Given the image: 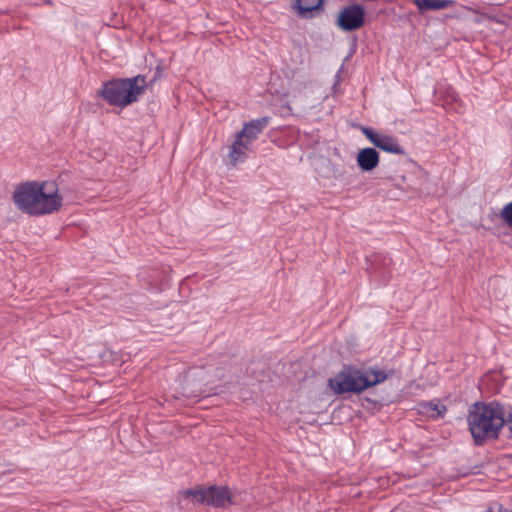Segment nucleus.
<instances>
[{
	"label": "nucleus",
	"instance_id": "2eb2a0df",
	"mask_svg": "<svg viewBox=\"0 0 512 512\" xmlns=\"http://www.w3.org/2000/svg\"><path fill=\"white\" fill-rule=\"evenodd\" d=\"M506 422L508 423L509 428H510V430L512 432V406H511V410H510V412H509V414L507 416Z\"/></svg>",
	"mask_w": 512,
	"mask_h": 512
},
{
	"label": "nucleus",
	"instance_id": "0eeeda50",
	"mask_svg": "<svg viewBox=\"0 0 512 512\" xmlns=\"http://www.w3.org/2000/svg\"><path fill=\"white\" fill-rule=\"evenodd\" d=\"M361 131L367 137V139L377 148L395 155L404 154L405 151L403 147L399 144L395 137L386 134L376 133L373 129L369 127H362Z\"/></svg>",
	"mask_w": 512,
	"mask_h": 512
},
{
	"label": "nucleus",
	"instance_id": "dca6fc26",
	"mask_svg": "<svg viewBox=\"0 0 512 512\" xmlns=\"http://www.w3.org/2000/svg\"><path fill=\"white\" fill-rule=\"evenodd\" d=\"M485 512H493V511H492L491 509H489V510H487V511H485Z\"/></svg>",
	"mask_w": 512,
	"mask_h": 512
},
{
	"label": "nucleus",
	"instance_id": "f8f14e48",
	"mask_svg": "<svg viewBox=\"0 0 512 512\" xmlns=\"http://www.w3.org/2000/svg\"><path fill=\"white\" fill-rule=\"evenodd\" d=\"M418 412L431 419H439L444 416L446 407L439 402L426 401L419 403Z\"/></svg>",
	"mask_w": 512,
	"mask_h": 512
},
{
	"label": "nucleus",
	"instance_id": "ddd939ff",
	"mask_svg": "<svg viewBox=\"0 0 512 512\" xmlns=\"http://www.w3.org/2000/svg\"><path fill=\"white\" fill-rule=\"evenodd\" d=\"M419 12L424 13L427 11L441 10L451 7L454 4L453 0H414Z\"/></svg>",
	"mask_w": 512,
	"mask_h": 512
},
{
	"label": "nucleus",
	"instance_id": "f03ea898",
	"mask_svg": "<svg viewBox=\"0 0 512 512\" xmlns=\"http://www.w3.org/2000/svg\"><path fill=\"white\" fill-rule=\"evenodd\" d=\"M504 407L497 402L475 403L468 414V425L476 445L497 439L506 423Z\"/></svg>",
	"mask_w": 512,
	"mask_h": 512
},
{
	"label": "nucleus",
	"instance_id": "1a4fd4ad",
	"mask_svg": "<svg viewBox=\"0 0 512 512\" xmlns=\"http://www.w3.org/2000/svg\"><path fill=\"white\" fill-rule=\"evenodd\" d=\"M324 0H294L292 9L296 12L299 18L311 19L314 12L320 10Z\"/></svg>",
	"mask_w": 512,
	"mask_h": 512
},
{
	"label": "nucleus",
	"instance_id": "9b49d317",
	"mask_svg": "<svg viewBox=\"0 0 512 512\" xmlns=\"http://www.w3.org/2000/svg\"><path fill=\"white\" fill-rule=\"evenodd\" d=\"M249 141H245L240 138L238 135L236 136L235 141L230 147L229 151V159L232 165H236L240 162H243L246 158V151L250 149Z\"/></svg>",
	"mask_w": 512,
	"mask_h": 512
},
{
	"label": "nucleus",
	"instance_id": "4468645a",
	"mask_svg": "<svg viewBox=\"0 0 512 512\" xmlns=\"http://www.w3.org/2000/svg\"><path fill=\"white\" fill-rule=\"evenodd\" d=\"M500 217L509 227L512 228V202L503 206L500 211Z\"/></svg>",
	"mask_w": 512,
	"mask_h": 512
},
{
	"label": "nucleus",
	"instance_id": "6e6552de",
	"mask_svg": "<svg viewBox=\"0 0 512 512\" xmlns=\"http://www.w3.org/2000/svg\"><path fill=\"white\" fill-rule=\"evenodd\" d=\"M269 121V117L253 119L248 123H245L242 130L238 132L237 135L245 141H249V144L251 145L252 142L257 139L263 129L268 125Z\"/></svg>",
	"mask_w": 512,
	"mask_h": 512
},
{
	"label": "nucleus",
	"instance_id": "20e7f679",
	"mask_svg": "<svg viewBox=\"0 0 512 512\" xmlns=\"http://www.w3.org/2000/svg\"><path fill=\"white\" fill-rule=\"evenodd\" d=\"M145 88V78L136 76L125 79H113L103 83L99 95L110 105L124 108L138 100Z\"/></svg>",
	"mask_w": 512,
	"mask_h": 512
},
{
	"label": "nucleus",
	"instance_id": "39448f33",
	"mask_svg": "<svg viewBox=\"0 0 512 512\" xmlns=\"http://www.w3.org/2000/svg\"><path fill=\"white\" fill-rule=\"evenodd\" d=\"M185 497L192 498L198 503H205L214 507H226L231 504V494L227 487L210 486L206 489H187L183 492Z\"/></svg>",
	"mask_w": 512,
	"mask_h": 512
},
{
	"label": "nucleus",
	"instance_id": "7ed1b4c3",
	"mask_svg": "<svg viewBox=\"0 0 512 512\" xmlns=\"http://www.w3.org/2000/svg\"><path fill=\"white\" fill-rule=\"evenodd\" d=\"M392 371L386 372L378 367L357 368L346 366L333 378L329 379V385L337 394L361 393L377 384L385 382Z\"/></svg>",
	"mask_w": 512,
	"mask_h": 512
},
{
	"label": "nucleus",
	"instance_id": "f257e3e1",
	"mask_svg": "<svg viewBox=\"0 0 512 512\" xmlns=\"http://www.w3.org/2000/svg\"><path fill=\"white\" fill-rule=\"evenodd\" d=\"M15 206L25 214L44 216L59 211L63 197L55 183L27 181L19 184L12 195Z\"/></svg>",
	"mask_w": 512,
	"mask_h": 512
},
{
	"label": "nucleus",
	"instance_id": "9d476101",
	"mask_svg": "<svg viewBox=\"0 0 512 512\" xmlns=\"http://www.w3.org/2000/svg\"><path fill=\"white\" fill-rule=\"evenodd\" d=\"M357 163L363 171H371L379 163V154L374 148H364L357 155Z\"/></svg>",
	"mask_w": 512,
	"mask_h": 512
},
{
	"label": "nucleus",
	"instance_id": "423d86ee",
	"mask_svg": "<svg viewBox=\"0 0 512 512\" xmlns=\"http://www.w3.org/2000/svg\"><path fill=\"white\" fill-rule=\"evenodd\" d=\"M364 18V8L361 5L353 4L340 11L337 24L344 31H353L363 26Z\"/></svg>",
	"mask_w": 512,
	"mask_h": 512
}]
</instances>
